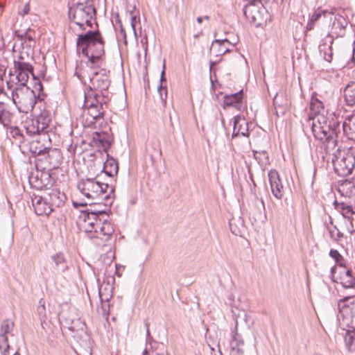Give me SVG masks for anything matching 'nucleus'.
Wrapping results in <instances>:
<instances>
[{
    "label": "nucleus",
    "instance_id": "obj_54",
    "mask_svg": "<svg viewBox=\"0 0 355 355\" xmlns=\"http://www.w3.org/2000/svg\"><path fill=\"white\" fill-rule=\"evenodd\" d=\"M74 322H78V323H81V322L80 321V320H76V321L74 320H71V324L70 326L68 327L69 329H70L71 331H76V327L73 326V323Z\"/></svg>",
    "mask_w": 355,
    "mask_h": 355
},
{
    "label": "nucleus",
    "instance_id": "obj_8",
    "mask_svg": "<svg viewBox=\"0 0 355 355\" xmlns=\"http://www.w3.org/2000/svg\"><path fill=\"white\" fill-rule=\"evenodd\" d=\"M110 73L105 69H101L98 71H95L90 78L94 91H96L101 94H109L107 89L110 85L108 73Z\"/></svg>",
    "mask_w": 355,
    "mask_h": 355
},
{
    "label": "nucleus",
    "instance_id": "obj_30",
    "mask_svg": "<svg viewBox=\"0 0 355 355\" xmlns=\"http://www.w3.org/2000/svg\"><path fill=\"white\" fill-rule=\"evenodd\" d=\"M338 192L342 196L350 198L355 194V186L351 182L345 181L339 186Z\"/></svg>",
    "mask_w": 355,
    "mask_h": 355
},
{
    "label": "nucleus",
    "instance_id": "obj_35",
    "mask_svg": "<svg viewBox=\"0 0 355 355\" xmlns=\"http://www.w3.org/2000/svg\"><path fill=\"white\" fill-rule=\"evenodd\" d=\"M10 112L6 109V105L0 102V123L4 127L7 126L10 121Z\"/></svg>",
    "mask_w": 355,
    "mask_h": 355
},
{
    "label": "nucleus",
    "instance_id": "obj_3",
    "mask_svg": "<svg viewBox=\"0 0 355 355\" xmlns=\"http://www.w3.org/2000/svg\"><path fill=\"white\" fill-rule=\"evenodd\" d=\"M108 215L104 210H93L92 207L81 210L78 225L97 245H103L112 237L114 229L108 221Z\"/></svg>",
    "mask_w": 355,
    "mask_h": 355
},
{
    "label": "nucleus",
    "instance_id": "obj_7",
    "mask_svg": "<svg viewBox=\"0 0 355 355\" xmlns=\"http://www.w3.org/2000/svg\"><path fill=\"white\" fill-rule=\"evenodd\" d=\"M11 98L13 103L20 108L24 107L33 109L36 103L35 92L27 85H17L11 92Z\"/></svg>",
    "mask_w": 355,
    "mask_h": 355
},
{
    "label": "nucleus",
    "instance_id": "obj_53",
    "mask_svg": "<svg viewBox=\"0 0 355 355\" xmlns=\"http://www.w3.org/2000/svg\"><path fill=\"white\" fill-rule=\"evenodd\" d=\"M73 205L75 208H78V207H85L88 203L87 202H78L76 201L72 202Z\"/></svg>",
    "mask_w": 355,
    "mask_h": 355
},
{
    "label": "nucleus",
    "instance_id": "obj_50",
    "mask_svg": "<svg viewBox=\"0 0 355 355\" xmlns=\"http://www.w3.org/2000/svg\"><path fill=\"white\" fill-rule=\"evenodd\" d=\"M130 24H131L134 35H135V37H137V33H136V30H135V24H136L137 20V15H130Z\"/></svg>",
    "mask_w": 355,
    "mask_h": 355
},
{
    "label": "nucleus",
    "instance_id": "obj_45",
    "mask_svg": "<svg viewBox=\"0 0 355 355\" xmlns=\"http://www.w3.org/2000/svg\"><path fill=\"white\" fill-rule=\"evenodd\" d=\"M10 346L8 343V341H2L0 340V349L1 355H8L9 354Z\"/></svg>",
    "mask_w": 355,
    "mask_h": 355
},
{
    "label": "nucleus",
    "instance_id": "obj_58",
    "mask_svg": "<svg viewBox=\"0 0 355 355\" xmlns=\"http://www.w3.org/2000/svg\"><path fill=\"white\" fill-rule=\"evenodd\" d=\"M143 79H144V81L145 83H146L147 82H148V73H146L144 75V77H143Z\"/></svg>",
    "mask_w": 355,
    "mask_h": 355
},
{
    "label": "nucleus",
    "instance_id": "obj_31",
    "mask_svg": "<svg viewBox=\"0 0 355 355\" xmlns=\"http://www.w3.org/2000/svg\"><path fill=\"white\" fill-rule=\"evenodd\" d=\"M225 42H230L228 40H215L213 41L211 51H214L216 52V55H223L227 52L230 51V49L227 48H223V45Z\"/></svg>",
    "mask_w": 355,
    "mask_h": 355
},
{
    "label": "nucleus",
    "instance_id": "obj_16",
    "mask_svg": "<svg viewBox=\"0 0 355 355\" xmlns=\"http://www.w3.org/2000/svg\"><path fill=\"white\" fill-rule=\"evenodd\" d=\"M334 42L333 37L330 34H327L326 37L322 39L319 44V52L324 59L327 62H331L333 57L332 44Z\"/></svg>",
    "mask_w": 355,
    "mask_h": 355
},
{
    "label": "nucleus",
    "instance_id": "obj_34",
    "mask_svg": "<svg viewBox=\"0 0 355 355\" xmlns=\"http://www.w3.org/2000/svg\"><path fill=\"white\" fill-rule=\"evenodd\" d=\"M25 128L26 133L30 136L41 134L44 135V132L40 130L39 125L35 120H32L30 122H26Z\"/></svg>",
    "mask_w": 355,
    "mask_h": 355
},
{
    "label": "nucleus",
    "instance_id": "obj_4",
    "mask_svg": "<svg viewBox=\"0 0 355 355\" xmlns=\"http://www.w3.org/2000/svg\"><path fill=\"white\" fill-rule=\"evenodd\" d=\"M78 190L89 200H95L92 204L112 203L114 188L108 184H103L94 178L83 179L77 184Z\"/></svg>",
    "mask_w": 355,
    "mask_h": 355
},
{
    "label": "nucleus",
    "instance_id": "obj_25",
    "mask_svg": "<svg viewBox=\"0 0 355 355\" xmlns=\"http://www.w3.org/2000/svg\"><path fill=\"white\" fill-rule=\"evenodd\" d=\"M342 216L347 219L349 225L347 227L348 231L350 233L355 232V211H354L352 206L349 205L347 208L342 213Z\"/></svg>",
    "mask_w": 355,
    "mask_h": 355
},
{
    "label": "nucleus",
    "instance_id": "obj_12",
    "mask_svg": "<svg viewBox=\"0 0 355 355\" xmlns=\"http://www.w3.org/2000/svg\"><path fill=\"white\" fill-rule=\"evenodd\" d=\"M268 179L272 195L278 200L282 199L284 196V190L277 171L270 170L268 172Z\"/></svg>",
    "mask_w": 355,
    "mask_h": 355
},
{
    "label": "nucleus",
    "instance_id": "obj_62",
    "mask_svg": "<svg viewBox=\"0 0 355 355\" xmlns=\"http://www.w3.org/2000/svg\"><path fill=\"white\" fill-rule=\"evenodd\" d=\"M237 221H238V223H239L241 225H242V226L243 225V220H241L240 218H238Z\"/></svg>",
    "mask_w": 355,
    "mask_h": 355
},
{
    "label": "nucleus",
    "instance_id": "obj_1",
    "mask_svg": "<svg viewBox=\"0 0 355 355\" xmlns=\"http://www.w3.org/2000/svg\"><path fill=\"white\" fill-rule=\"evenodd\" d=\"M68 15L69 29L78 37V53L87 57L92 67L98 66L105 53V42L98 28L86 31L87 28H92V21L96 19L94 0H85L73 4L69 7Z\"/></svg>",
    "mask_w": 355,
    "mask_h": 355
},
{
    "label": "nucleus",
    "instance_id": "obj_43",
    "mask_svg": "<svg viewBox=\"0 0 355 355\" xmlns=\"http://www.w3.org/2000/svg\"><path fill=\"white\" fill-rule=\"evenodd\" d=\"M42 302V299L40 300V305L37 307V313L41 321L46 319V308L44 302Z\"/></svg>",
    "mask_w": 355,
    "mask_h": 355
},
{
    "label": "nucleus",
    "instance_id": "obj_17",
    "mask_svg": "<svg viewBox=\"0 0 355 355\" xmlns=\"http://www.w3.org/2000/svg\"><path fill=\"white\" fill-rule=\"evenodd\" d=\"M92 139L95 145L101 147L104 150L110 148L113 141L112 135L106 131L94 132Z\"/></svg>",
    "mask_w": 355,
    "mask_h": 355
},
{
    "label": "nucleus",
    "instance_id": "obj_27",
    "mask_svg": "<svg viewBox=\"0 0 355 355\" xmlns=\"http://www.w3.org/2000/svg\"><path fill=\"white\" fill-rule=\"evenodd\" d=\"M118 163L114 159H107L105 162L103 166V171L107 175L112 177L118 173Z\"/></svg>",
    "mask_w": 355,
    "mask_h": 355
},
{
    "label": "nucleus",
    "instance_id": "obj_19",
    "mask_svg": "<svg viewBox=\"0 0 355 355\" xmlns=\"http://www.w3.org/2000/svg\"><path fill=\"white\" fill-rule=\"evenodd\" d=\"M242 98L243 90L230 95L226 94L224 96V107H234L238 110H241L243 109Z\"/></svg>",
    "mask_w": 355,
    "mask_h": 355
},
{
    "label": "nucleus",
    "instance_id": "obj_26",
    "mask_svg": "<svg viewBox=\"0 0 355 355\" xmlns=\"http://www.w3.org/2000/svg\"><path fill=\"white\" fill-rule=\"evenodd\" d=\"M344 98L348 105H355V82H351L345 87Z\"/></svg>",
    "mask_w": 355,
    "mask_h": 355
},
{
    "label": "nucleus",
    "instance_id": "obj_61",
    "mask_svg": "<svg viewBox=\"0 0 355 355\" xmlns=\"http://www.w3.org/2000/svg\"><path fill=\"white\" fill-rule=\"evenodd\" d=\"M202 19H203L202 17H197L196 20H197L198 23L201 24L202 21Z\"/></svg>",
    "mask_w": 355,
    "mask_h": 355
},
{
    "label": "nucleus",
    "instance_id": "obj_28",
    "mask_svg": "<svg viewBox=\"0 0 355 355\" xmlns=\"http://www.w3.org/2000/svg\"><path fill=\"white\" fill-rule=\"evenodd\" d=\"M35 121L37 123L40 130H42L45 135L47 132L46 129L49 128L51 121V116L49 113L46 111L42 112Z\"/></svg>",
    "mask_w": 355,
    "mask_h": 355
},
{
    "label": "nucleus",
    "instance_id": "obj_23",
    "mask_svg": "<svg viewBox=\"0 0 355 355\" xmlns=\"http://www.w3.org/2000/svg\"><path fill=\"white\" fill-rule=\"evenodd\" d=\"M340 284L346 288H353L355 285V278L352 274V270H346L340 272L339 277Z\"/></svg>",
    "mask_w": 355,
    "mask_h": 355
},
{
    "label": "nucleus",
    "instance_id": "obj_22",
    "mask_svg": "<svg viewBox=\"0 0 355 355\" xmlns=\"http://www.w3.org/2000/svg\"><path fill=\"white\" fill-rule=\"evenodd\" d=\"M332 15L333 14L331 12H329L327 10H322L320 9L315 10L306 24V30L311 31L313 29L315 22L321 18L327 19L330 17V19H331Z\"/></svg>",
    "mask_w": 355,
    "mask_h": 355
},
{
    "label": "nucleus",
    "instance_id": "obj_57",
    "mask_svg": "<svg viewBox=\"0 0 355 355\" xmlns=\"http://www.w3.org/2000/svg\"><path fill=\"white\" fill-rule=\"evenodd\" d=\"M6 85H7L8 89L11 90V92L12 91V89H15L13 84L11 83L10 82H7Z\"/></svg>",
    "mask_w": 355,
    "mask_h": 355
},
{
    "label": "nucleus",
    "instance_id": "obj_40",
    "mask_svg": "<svg viewBox=\"0 0 355 355\" xmlns=\"http://www.w3.org/2000/svg\"><path fill=\"white\" fill-rule=\"evenodd\" d=\"M10 134L13 138L18 139L21 143L24 141V136L22 134L21 130L18 127L12 128Z\"/></svg>",
    "mask_w": 355,
    "mask_h": 355
},
{
    "label": "nucleus",
    "instance_id": "obj_32",
    "mask_svg": "<svg viewBox=\"0 0 355 355\" xmlns=\"http://www.w3.org/2000/svg\"><path fill=\"white\" fill-rule=\"evenodd\" d=\"M165 70H166V61L164 60L163 65H162V70L160 75V85L158 86L157 92L159 94V97L162 100V101H165L166 96H167V89L166 87H163L162 83L166 82V79L165 78Z\"/></svg>",
    "mask_w": 355,
    "mask_h": 355
},
{
    "label": "nucleus",
    "instance_id": "obj_11",
    "mask_svg": "<svg viewBox=\"0 0 355 355\" xmlns=\"http://www.w3.org/2000/svg\"><path fill=\"white\" fill-rule=\"evenodd\" d=\"M46 200L49 202L50 206L52 207L53 211L56 207L63 205L66 198L65 194L61 193L57 188L46 189L44 193Z\"/></svg>",
    "mask_w": 355,
    "mask_h": 355
},
{
    "label": "nucleus",
    "instance_id": "obj_51",
    "mask_svg": "<svg viewBox=\"0 0 355 355\" xmlns=\"http://www.w3.org/2000/svg\"><path fill=\"white\" fill-rule=\"evenodd\" d=\"M126 9H127V12H129L130 16L136 15L135 14L136 6L135 5H133V6L128 5Z\"/></svg>",
    "mask_w": 355,
    "mask_h": 355
},
{
    "label": "nucleus",
    "instance_id": "obj_46",
    "mask_svg": "<svg viewBox=\"0 0 355 355\" xmlns=\"http://www.w3.org/2000/svg\"><path fill=\"white\" fill-rule=\"evenodd\" d=\"M31 31V29L30 28H27L24 32H21L20 31H15V35L21 41L24 42V40L26 37H27V35Z\"/></svg>",
    "mask_w": 355,
    "mask_h": 355
},
{
    "label": "nucleus",
    "instance_id": "obj_2",
    "mask_svg": "<svg viewBox=\"0 0 355 355\" xmlns=\"http://www.w3.org/2000/svg\"><path fill=\"white\" fill-rule=\"evenodd\" d=\"M310 110L314 116H310L312 120L311 130L314 137L323 145L324 150L330 152L337 144L338 133L340 132V123L334 117L331 120L324 116V104L316 96H312L310 101Z\"/></svg>",
    "mask_w": 355,
    "mask_h": 355
},
{
    "label": "nucleus",
    "instance_id": "obj_10",
    "mask_svg": "<svg viewBox=\"0 0 355 355\" xmlns=\"http://www.w3.org/2000/svg\"><path fill=\"white\" fill-rule=\"evenodd\" d=\"M110 94H101L89 87V89L85 92L84 104L87 103H92L93 106L102 105V107H107V103L110 101Z\"/></svg>",
    "mask_w": 355,
    "mask_h": 355
},
{
    "label": "nucleus",
    "instance_id": "obj_49",
    "mask_svg": "<svg viewBox=\"0 0 355 355\" xmlns=\"http://www.w3.org/2000/svg\"><path fill=\"white\" fill-rule=\"evenodd\" d=\"M236 220L235 218H232L230 220L229 224H230V227L232 232L234 234L237 235L239 233V231L237 230L234 227V225H236Z\"/></svg>",
    "mask_w": 355,
    "mask_h": 355
},
{
    "label": "nucleus",
    "instance_id": "obj_52",
    "mask_svg": "<svg viewBox=\"0 0 355 355\" xmlns=\"http://www.w3.org/2000/svg\"><path fill=\"white\" fill-rule=\"evenodd\" d=\"M243 320L248 325V327H250V323L249 322L250 320V316L248 315L245 312L243 313Z\"/></svg>",
    "mask_w": 355,
    "mask_h": 355
},
{
    "label": "nucleus",
    "instance_id": "obj_55",
    "mask_svg": "<svg viewBox=\"0 0 355 355\" xmlns=\"http://www.w3.org/2000/svg\"><path fill=\"white\" fill-rule=\"evenodd\" d=\"M145 326H146V337H147V339H150L151 338V336H150V330H149V323L148 322H145Z\"/></svg>",
    "mask_w": 355,
    "mask_h": 355
},
{
    "label": "nucleus",
    "instance_id": "obj_6",
    "mask_svg": "<svg viewBox=\"0 0 355 355\" xmlns=\"http://www.w3.org/2000/svg\"><path fill=\"white\" fill-rule=\"evenodd\" d=\"M336 147L337 146L330 152L326 150L325 151L329 154L332 153L331 162L336 173L339 176H347L352 172L355 164V157L350 152L342 154L339 151V148H336Z\"/></svg>",
    "mask_w": 355,
    "mask_h": 355
},
{
    "label": "nucleus",
    "instance_id": "obj_41",
    "mask_svg": "<svg viewBox=\"0 0 355 355\" xmlns=\"http://www.w3.org/2000/svg\"><path fill=\"white\" fill-rule=\"evenodd\" d=\"M231 346H243L244 345V341L240 334H239L237 332H236L232 336V340L230 343Z\"/></svg>",
    "mask_w": 355,
    "mask_h": 355
},
{
    "label": "nucleus",
    "instance_id": "obj_44",
    "mask_svg": "<svg viewBox=\"0 0 355 355\" xmlns=\"http://www.w3.org/2000/svg\"><path fill=\"white\" fill-rule=\"evenodd\" d=\"M334 205L336 210H337L339 213H342L343 210L347 208L349 204L344 202H338L337 200H335L334 202Z\"/></svg>",
    "mask_w": 355,
    "mask_h": 355
},
{
    "label": "nucleus",
    "instance_id": "obj_18",
    "mask_svg": "<svg viewBox=\"0 0 355 355\" xmlns=\"http://www.w3.org/2000/svg\"><path fill=\"white\" fill-rule=\"evenodd\" d=\"M342 127L346 137L348 139L355 140V113L346 116Z\"/></svg>",
    "mask_w": 355,
    "mask_h": 355
},
{
    "label": "nucleus",
    "instance_id": "obj_33",
    "mask_svg": "<svg viewBox=\"0 0 355 355\" xmlns=\"http://www.w3.org/2000/svg\"><path fill=\"white\" fill-rule=\"evenodd\" d=\"M33 146H34V144L33 143L31 144V150L32 151L33 153L37 154V155H44V154L47 153L48 157L49 158L54 155H58V157H60V153L58 151V150L55 148L49 149L47 148H42L35 147V148L33 149V148H34Z\"/></svg>",
    "mask_w": 355,
    "mask_h": 355
},
{
    "label": "nucleus",
    "instance_id": "obj_48",
    "mask_svg": "<svg viewBox=\"0 0 355 355\" xmlns=\"http://www.w3.org/2000/svg\"><path fill=\"white\" fill-rule=\"evenodd\" d=\"M232 355H243L244 353L243 346H231Z\"/></svg>",
    "mask_w": 355,
    "mask_h": 355
},
{
    "label": "nucleus",
    "instance_id": "obj_14",
    "mask_svg": "<svg viewBox=\"0 0 355 355\" xmlns=\"http://www.w3.org/2000/svg\"><path fill=\"white\" fill-rule=\"evenodd\" d=\"M32 205L37 215L48 216L53 211L52 207L50 206L49 202L46 200L44 196H34L32 198Z\"/></svg>",
    "mask_w": 355,
    "mask_h": 355
},
{
    "label": "nucleus",
    "instance_id": "obj_5",
    "mask_svg": "<svg viewBox=\"0 0 355 355\" xmlns=\"http://www.w3.org/2000/svg\"><path fill=\"white\" fill-rule=\"evenodd\" d=\"M347 303L339 307L340 312L338 320H342L343 325L350 326L352 330H347L345 336V343L347 348L350 352L355 351V300L347 298ZM338 304V306H340Z\"/></svg>",
    "mask_w": 355,
    "mask_h": 355
},
{
    "label": "nucleus",
    "instance_id": "obj_64",
    "mask_svg": "<svg viewBox=\"0 0 355 355\" xmlns=\"http://www.w3.org/2000/svg\"><path fill=\"white\" fill-rule=\"evenodd\" d=\"M221 123L223 126H225V121L224 119L221 117Z\"/></svg>",
    "mask_w": 355,
    "mask_h": 355
},
{
    "label": "nucleus",
    "instance_id": "obj_24",
    "mask_svg": "<svg viewBox=\"0 0 355 355\" xmlns=\"http://www.w3.org/2000/svg\"><path fill=\"white\" fill-rule=\"evenodd\" d=\"M342 216L347 219L349 225L347 227L348 231L350 233L355 232V211H354L352 206L349 205L347 208L342 213Z\"/></svg>",
    "mask_w": 355,
    "mask_h": 355
},
{
    "label": "nucleus",
    "instance_id": "obj_29",
    "mask_svg": "<svg viewBox=\"0 0 355 355\" xmlns=\"http://www.w3.org/2000/svg\"><path fill=\"white\" fill-rule=\"evenodd\" d=\"M14 327V323L9 319L4 320L0 329V340L8 341L7 334L10 333Z\"/></svg>",
    "mask_w": 355,
    "mask_h": 355
},
{
    "label": "nucleus",
    "instance_id": "obj_63",
    "mask_svg": "<svg viewBox=\"0 0 355 355\" xmlns=\"http://www.w3.org/2000/svg\"><path fill=\"white\" fill-rule=\"evenodd\" d=\"M92 202H89V206H90L89 207H92V208L93 209V210H98L96 208H95V207H94L92 206V205H94V204H92Z\"/></svg>",
    "mask_w": 355,
    "mask_h": 355
},
{
    "label": "nucleus",
    "instance_id": "obj_56",
    "mask_svg": "<svg viewBox=\"0 0 355 355\" xmlns=\"http://www.w3.org/2000/svg\"><path fill=\"white\" fill-rule=\"evenodd\" d=\"M29 10H30L29 4H28V3H26V4L24 6V8H23V10H22V13H23V15H26V14H28V12H29Z\"/></svg>",
    "mask_w": 355,
    "mask_h": 355
},
{
    "label": "nucleus",
    "instance_id": "obj_9",
    "mask_svg": "<svg viewBox=\"0 0 355 355\" xmlns=\"http://www.w3.org/2000/svg\"><path fill=\"white\" fill-rule=\"evenodd\" d=\"M14 73H16V79L18 85H26L29 78V74L34 77L33 67L28 62L20 60H14Z\"/></svg>",
    "mask_w": 355,
    "mask_h": 355
},
{
    "label": "nucleus",
    "instance_id": "obj_15",
    "mask_svg": "<svg viewBox=\"0 0 355 355\" xmlns=\"http://www.w3.org/2000/svg\"><path fill=\"white\" fill-rule=\"evenodd\" d=\"M233 119L234 127L232 137L234 138L238 136L249 137V122L245 119V118L240 115H237L235 116Z\"/></svg>",
    "mask_w": 355,
    "mask_h": 355
},
{
    "label": "nucleus",
    "instance_id": "obj_20",
    "mask_svg": "<svg viewBox=\"0 0 355 355\" xmlns=\"http://www.w3.org/2000/svg\"><path fill=\"white\" fill-rule=\"evenodd\" d=\"M114 279L113 278L107 279V281L103 280V283L98 286V294L102 301H108L112 297L114 290Z\"/></svg>",
    "mask_w": 355,
    "mask_h": 355
},
{
    "label": "nucleus",
    "instance_id": "obj_42",
    "mask_svg": "<svg viewBox=\"0 0 355 355\" xmlns=\"http://www.w3.org/2000/svg\"><path fill=\"white\" fill-rule=\"evenodd\" d=\"M347 58H349V60L347 62V66L349 68H352L355 64V48L352 47L349 49L347 55Z\"/></svg>",
    "mask_w": 355,
    "mask_h": 355
},
{
    "label": "nucleus",
    "instance_id": "obj_39",
    "mask_svg": "<svg viewBox=\"0 0 355 355\" xmlns=\"http://www.w3.org/2000/svg\"><path fill=\"white\" fill-rule=\"evenodd\" d=\"M34 37L35 33L31 30L28 34L27 37H26L24 42H21V45L23 46H26V47L31 48L35 44Z\"/></svg>",
    "mask_w": 355,
    "mask_h": 355
},
{
    "label": "nucleus",
    "instance_id": "obj_60",
    "mask_svg": "<svg viewBox=\"0 0 355 355\" xmlns=\"http://www.w3.org/2000/svg\"><path fill=\"white\" fill-rule=\"evenodd\" d=\"M335 272H336V267H335V266H334V267H332V268H331V275L332 276H334V274L335 273Z\"/></svg>",
    "mask_w": 355,
    "mask_h": 355
},
{
    "label": "nucleus",
    "instance_id": "obj_21",
    "mask_svg": "<svg viewBox=\"0 0 355 355\" xmlns=\"http://www.w3.org/2000/svg\"><path fill=\"white\" fill-rule=\"evenodd\" d=\"M55 264L54 269L58 272H64L69 269L68 262L62 252H58L51 256Z\"/></svg>",
    "mask_w": 355,
    "mask_h": 355
},
{
    "label": "nucleus",
    "instance_id": "obj_13",
    "mask_svg": "<svg viewBox=\"0 0 355 355\" xmlns=\"http://www.w3.org/2000/svg\"><path fill=\"white\" fill-rule=\"evenodd\" d=\"M85 108L84 112H87V114L91 118V121L88 123V125L96 123L100 121L103 118L105 110L107 107H102V105L93 106L92 103H87L83 104Z\"/></svg>",
    "mask_w": 355,
    "mask_h": 355
},
{
    "label": "nucleus",
    "instance_id": "obj_38",
    "mask_svg": "<svg viewBox=\"0 0 355 355\" xmlns=\"http://www.w3.org/2000/svg\"><path fill=\"white\" fill-rule=\"evenodd\" d=\"M331 224L333 226L332 228H329V232L331 239L338 241L343 236V233L337 228L336 225H333L332 221Z\"/></svg>",
    "mask_w": 355,
    "mask_h": 355
},
{
    "label": "nucleus",
    "instance_id": "obj_47",
    "mask_svg": "<svg viewBox=\"0 0 355 355\" xmlns=\"http://www.w3.org/2000/svg\"><path fill=\"white\" fill-rule=\"evenodd\" d=\"M254 158L259 162H262L263 157H267V153L266 151H257L253 150Z\"/></svg>",
    "mask_w": 355,
    "mask_h": 355
},
{
    "label": "nucleus",
    "instance_id": "obj_37",
    "mask_svg": "<svg viewBox=\"0 0 355 355\" xmlns=\"http://www.w3.org/2000/svg\"><path fill=\"white\" fill-rule=\"evenodd\" d=\"M273 105L275 107L277 116H283L285 114L286 110V107L279 103L277 94L273 98Z\"/></svg>",
    "mask_w": 355,
    "mask_h": 355
},
{
    "label": "nucleus",
    "instance_id": "obj_36",
    "mask_svg": "<svg viewBox=\"0 0 355 355\" xmlns=\"http://www.w3.org/2000/svg\"><path fill=\"white\" fill-rule=\"evenodd\" d=\"M329 256L335 260L337 265L340 267L346 268L345 261L337 250L331 249L329 251Z\"/></svg>",
    "mask_w": 355,
    "mask_h": 355
},
{
    "label": "nucleus",
    "instance_id": "obj_59",
    "mask_svg": "<svg viewBox=\"0 0 355 355\" xmlns=\"http://www.w3.org/2000/svg\"><path fill=\"white\" fill-rule=\"evenodd\" d=\"M144 88H145L146 92H147V90L150 89L149 81L147 82L146 83H145Z\"/></svg>",
    "mask_w": 355,
    "mask_h": 355
}]
</instances>
